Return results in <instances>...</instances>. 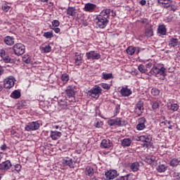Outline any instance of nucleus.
<instances>
[{
	"label": "nucleus",
	"instance_id": "nucleus-40",
	"mask_svg": "<svg viewBox=\"0 0 180 180\" xmlns=\"http://www.w3.org/2000/svg\"><path fill=\"white\" fill-rule=\"evenodd\" d=\"M151 94L153 96H158V95H160V90L157 88H153L151 90Z\"/></svg>",
	"mask_w": 180,
	"mask_h": 180
},
{
	"label": "nucleus",
	"instance_id": "nucleus-39",
	"mask_svg": "<svg viewBox=\"0 0 180 180\" xmlns=\"http://www.w3.org/2000/svg\"><path fill=\"white\" fill-rule=\"evenodd\" d=\"M138 70H139V71H140V72H141V74H146V72L147 71L146 70V67L142 64L139 65Z\"/></svg>",
	"mask_w": 180,
	"mask_h": 180
},
{
	"label": "nucleus",
	"instance_id": "nucleus-32",
	"mask_svg": "<svg viewBox=\"0 0 180 180\" xmlns=\"http://www.w3.org/2000/svg\"><path fill=\"white\" fill-rule=\"evenodd\" d=\"M145 34L146 37H152V36H154V32L153 31V29L148 28L146 30Z\"/></svg>",
	"mask_w": 180,
	"mask_h": 180
},
{
	"label": "nucleus",
	"instance_id": "nucleus-33",
	"mask_svg": "<svg viewBox=\"0 0 180 180\" xmlns=\"http://www.w3.org/2000/svg\"><path fill=\"white\" fill-rule=\"evenodd\" d=\"M95 127H97L98 129L102 127V126H103V122H102V121H101V120L99 119H96L94 122V124Z\"/></svg>",
	"mask_w": 180,
	"mask_h": 180
},
{
	"label": "nucleus",
	"instance_id": "nucleus-15",
	"mask_svg": "<svg viewBox=\"0 0 180 180\" xmlns=\"http://www.w3.org/2000/svg\"><path fill=\"white\" fill-rule=\"evenodd\" d=\"M101 148H110L112 147V142L109 139H103L101 143Z\"/></svg>",
	"mask_w": 180,
	"mask_h": 180
},
{
	"label": "nucleus",
	"instance_id": "nucleus-6",
	"mask_svg": "<svg viewBox=\"0 0 180 180\" xmlns=\"http://www.w3.org/2000/svg\"><path fill=\"white\" fill-rule=\"evenodd\" d=\"M108 124L109 126H118V127H120L121 126H124V124H126V121L123 120V119L120 117H117L115 119L108 120Z\"/></svg>",
	"mask_w": 180,
	"mask_h": 180
},
{
	"label": "nucleus",
	"instance_id": "nucleus-5",
	"mask_svg": "<svg viewBox=\"0 0 180 180\" xmlns=\"http://www.w3.org/2000/svg\"><path fill=\"white\" fill-rule=\"evenodd\" d=\"M13 50L15 56H22V54H25L26 48L22 44H15L13 47Z\"/></svg>",
	"mask_w": 180,
	"mask_h": 180
},
{
	"label": "nucleus",
	"instance_id": "nucleus-11",
	"mask_svg": "<svg viewBox=\"0 0 180 180\" xmlns=\"http://www.w3.org/2000/svg\"><path fill=\"white\" fill-rule=\"evenodd\" d=\"M62 164L65 167H69L70 168H74L75 167V161L72 160V159L66 158L62 160Z\"/></svg>",
	"mask_w": 180,
	"mask_h": 180
},
{
	"label": "nucleus",
	"instance_id": "nucleus-61",
	"mask_svg": "<svg viewBox=\"0 0 180 180\" xmlns=\"http://www.w3.org/2000/svg\"><path fill=\"white\" fill-rule=\"evenodd\" d=\"M4 74V68L0 66V75H2Z\"/></svg>",
	"mask_w": 180,
	"mask_h": 180
},
{
	"label": "nucleus",
	"instance_id": "nucleus-55",
	"mask_svg": "<svg viewBox=\"0 0 180 180\" xmlns=\"http://www.w3.org/2000/svg\"><path fill=\"white\" fill-rule=\"evenodd\" d=\"M161 124L167 126V124H171V121L165 120L161 122Z\"/></svg>",
	"mask_w": 180,
	"mask_h": 180
},
{
	"label": "nucleus",
	"instance_id": "nucleus-18",
	"mask_svg": "<svg viewBox=\"0 0 180 180\" xmlns=\"http://www.w3.org/2000/svg\"><path fill=\"white\" fill-rule=\"evenodd\" d=\"M82 53H75V65H81L82 64Z\"/></svg>",
	"mask_w": 180,
	"mask_h": 180
},
{
	"label": "nucleus",
	"instance_id": "nucleus-26",
	"mask_svg": "<svg viewBox=\"0 0 180 180\" xmlns=\"http://www.w3.org/2000/svg\"><path fill=\"white\" fill-rule=\"evenodd\" d=\"M75 8L74 7H68L66 11L67 15H68V16H75V13H77V12L75 11Z\"/></svg>",
	"mask_w": 180,
	"mask_h": 180
},
{
	"label": "nucleus",
	"instance_id": "nucleus-21",
	"mask_svg": "<svg viewBox=\"0 0 180 180\" xmlns=\"http://www.w3.org/2000/svg\"><path fill=\"white\" fill-rule=\"evenodd\" d=\"M158 32L162 36H165L167 34V27H165V25H160L158 28Z\"/></svg>",
	"mask_w": 180,
	"mask_h": 180
},
{
	"label": "nucleus",
	"instance_id": "nucleus-14",
	"mask_svg": "<svg viewBox=\"0 0 180 180\" xmlns=\"http://www.w3.org/2000/svg\"><path fill=\"white\" fill-rule=\"evenodd\" d=\"M4 41L7 46H13L15 44V38L11 36L4 37Z\"/></svg>",
	"mask_w": 180,
	"mask_h": 180
},
{
	"label": "nucleus",
	"instance_id": "nucleus-47",
	"mask_svg": "<svg viewBox=\"0 0 180 180\" xmlns=\"http://www.w3.org/2000/svg\"><path fill=\"white\" fill-rule=\"evenodd\" d=\"M1 9L4 12H8L9 11V9H11V6H9L6 4H4V6H2Z\"/></svg>",
	"mask_w": 180,
	"mask_h": 180
},
{
	"label": "nucleus",
	"instance_id": "nucleus-54",
	"mask_svg": "<svg viewBox=\"0 0 180 180\" xmlns=\"http://www.w3.org/2000/svg\"><path fill=\"white\" fill-rule=\"evenodd\" d=\"M176 9H178V6H176L175 5H172L170 6V11H173V12H175V11H176Z\"/></svg>",
	"mask_w": 180,
	"mask_h": 180
},
{
	"label": "nucleus",
	"instance_id": "nucleus-16",
	"mask_svg": "<svg viewBox=\"0 0 180 180\" xmlns=\"http://www.w3.org/2000/svg\"><path fill=\"white\" fill-rule=\"evenodd\" d=\"M120 94L122 96H130L132 92L131 90L127 87H122L120 90Z\"/></svg>",
	"mask_w": 180,
	"mask_h": 180
},
{
	"label": "nucleus",
	"instance_id": "nucleus-23",
	"mask_svg": "<svg viewBox=\"0 0 180 180\" xmlns=\"http://www.w3.org/2000/svg\"><path fill=\"white\" fill-rule=\"evenodd\" d=\"M145 161L149 165L154 164L157 161V158L154 155H149L146 158Z\"/></svg>",
	"mask_w": 180,
	"mask_h": 180
},
{
	"label": "nucleus",
	"instance_id": "nucleus-34",
	"mask_svg": "<svg viewBox=\"0 0 180 180\" xmlns=\"http://www.w3.org/2000/svg\"><path fill=\"white\" fill-rule=\"evenodd\" d=\"M22 61L26 64H30L32 63V57L25 55L22 57Z\"/></svg>",
	"mask_w": 180,
	"mask_h": 180
},
{
	"label": "nucleus",
	"instance_id": "nucleus-13",
	"mask_svg": "<svg viewBox=\"0 0 180 180\" xmlns=\"http://www.w3.org/2000/svg\"><path fill=\"white\" fill-rule=\"evenodd\" d=\"M61 136H63V134L60 131H51L50 137L52 140H58Z\"/></svg>",
	"mask_w": 180,
	"mask_h": 180
},
{
	"label": "nucleus",
	"instance_id": "nucleus-51",
	"mask_svg": "<svg viewBox=\"0 0 180 180\" xmlns=\"http://www.w3.org/2000/svg\"><path fill=\"white\" fill-rule=\"evenodd\" d=\"M8 54H6V52L5 51V50L1 49L0 51V57H1V58H4L6 56H7Z\"/></svg>",
	"mask_w": 180,
	"mask_h": 180
},
{
	"label": "nucleus",
	"instance_id": "nucleus-44",
	"mask_svg": "<svg viewBox=\"0 0 180 180\" xmlns=\"http://www.w3.org/2000/svg\"><path fill=\"white\" fill-rule=\"evenodd\" d=\"M2 60L6 64H8V63H11V58L8 55H6L4 58H2Z\"/></svg>",
	"mask_w": 180,
	"mask_h": 180
},
{
	"label": "nucleus",
	"instance_id": "nucleus-12",
	"mask_svg": "<svg viewBox=\"0 0 180 180\" xmlns=\"http://www.w3.org/2000/svg\"><path fill=\"white\" fill-rule=\"evenodd\" d=\"M141 51V49H140L139 47H134L131 46H129L126 50L129 56H133L134 53L139 54V53H140Z\"/></svg>",
	"mask_w": 180,
	"mask_h": 180
},
{
	"label": "nucleus",
	"instance_id": "nucleus-53",
	"mask_svg": "<svg viewBox=\"0 0 180 180\" xmlns=\"http://www.w3.org/2000/svg\"><path fill=\"white\" fill-rule=\"evenodd\" d=\"M86 175H89H89H91V167H87L86 168Z\"/></svg>",
	"mask_w": 180,
	"mask_h": 180
},
{
	"label": "nucleus",
	"instance_id": "nucleus-63",
	"mask_svg": "<svg viewBox=\"0 0 180 180\" xmlns=\"http://www.w3.org/2000/svg\"><path fill=\"white\" fill-rule=\"evenodd\" d=\"M53 127L54 129H59L60 127L58 125H55Z\"/></svg>",
	"mask_w": 180,
	"mask_h": 180
},
{
	"label": "nucleus",
	"instance_id": "nucleus-48",
	"mask_svg": "<svg viewBox=\"0 0 180 180\" xmlns=\"http://www.w3.org/2000/svg\"><path fill=\"white\" fill-rule=\"evenodd\" d=\"M91 12H98V7H96V5L93 4H91Z\"/></svg>",
	"mask_w": 180,
	"mask_h": 180
},
{
	"label": "nucleus",
	"instance_id": "nucleus-50",
	"mask_svg": "<svg viewBox=\"0 0 180 180\" xmlns=\"http://www.w3.org/2000/svg\"><path fill=\"white\" fill-rule=\"evenodd\" d=\"M101 86L103 89H110V86H109V84H106V83H103L101 84Z\"/></svg>",
	"mask_w": 180,
	"mask_h": 180
},
{
	"label": "nucleus",
	"instance_id": "nucleus-24",
	"mask_svg": "<svg viewBox=\"0 0 180 180\" xmlns=\"http://www.w3.org/2000/svg\"><path fill=\"white\" fill-rule=\"evenodd\" d=\"M141 141H142L143 143H150L151 135L146 134L141 136Z\"/></svg>",
	"mask_w": 180,
	"mask_h": 180
},
{
	"label": "nucleus",
	"instance_id": "nucleus-28",
	"mask_svg": "<svg viewBox=\"0 0 180 180\" xmlns=\"http://www.w3.org/2000/svg\"><path fill=\"white\" fill-rule=\"evenodd\" d=\"M136 109H138V110H140L143 113V110H144V103L141 101H138L136 105Z\"/></svg>",
	"mask_w": 180,
	"mask_h": 180
},
{
	"label": "nucleus",
	"instance_id": "nucleus-20",
	"mask_svg": "<svg viewBox=\"0 0 180 180\" xmlns=\"http://www.w3.org/2000/svg\"><path fill=\"white\" fill-rule=\"evenodd\" d=\"M168 110H172V112H176L179 109V105L176 103H168L167 104Z\"/></svg>",
	"mask_w": 180,
	"mask_h": 180
},
{
	"label": "nucleus",
	"instance_id": "nucleus-30",
	"mask_svg": "<svg viewBox=\"0 0 180 180\" xmlns=\"http://www.w3.org/2000/svg\"><path fill=\"white\" fill-rule=\"evenodd\" d=\"M158 172H165L168 169V166L165 165H159L157 167Z\"/></svg>",
	"mask_w": 180,
	"mask_h": 180
},
{
	"label": "nucleus",
	"instance_id": "nucleus-64",
	"mask_svg": "<svg viewBox=\"0 0 180 180\" xmlns=\"http://www.w3.org/2000/svg\"><path fill=\"white\" fill-rule=\"evenodd\" d=\"M41 2H47L48 0H39Z\"/></svg>",
	"mask_w": 180,
	"mask_h": 180
},
{
	"label": "nucleus",
	"instance_id": "nucleus-27",
	"mask_svg": "<svg viewBox=\"0 0 180 180\" xmlns=\"http://www.w3.org/2000/svg\"><path fill=\"white\" fill-rule=\"evenodd\" d=\"M159 4H162L164 8H169L171 6V0H158Z\"/></svg>",
	"mask_w": 180,
	"mask_h": 180
},
{
	"label": "nucleus",
	"instance_id": "nucleus-22",
	"mask_svg": "<svg viewBox=\"0 0 180 180\" xmlns=\"http://www.w3.org/2000/svg\"><path fill=\"white\" fill-rule=\"evenodd\" d=\"M130 169L133 172H137L140 169V163L139 162H133L130 166Z\"/></svg>",
	"mask_w": 180,
	"mask_h": 180
},
{
	"label": "nucleus",
	"instance_id": "nucleus-56",
	"mask_svg": "<svg viewBox=\"0 0 180 180\" xmlns=\"http://www.w3.org/2000/svg\"><path fill=\"white\" fill-rule=\"evenodd\" d=\"M53 30L55 32V33H60V31L59 27H56L53 28Z\"/></svg>",
	"mask_w": 180,
	"mask_h": 180
},
{
	"label": "nucleus",
	"instance_id": "nucleus-57",
	"mask_svg": "<svg viewBox=\"0 0 180 180\" xmlns=\"http://www.w3.org/2000/svg\"><path fill=\"white\" fill-rule=\"evenodd\" d=\"M139 4H140V5H142V6H144V5H146V4H147V1H146V0H141Z\"/></svg>",
	"mask_w": 180,
	"mask_h": 180
},
{
	"label": "nucleus",
	"instance_id": "nucleus-10",
	"mask_svg": "<svg viewBox=\"0 0 180 180\" xmlns=\"http://www.w3.org/2000/svg\"><path fill=\"white\" fill-rule=\"evenodd\" d=\"M147 120L144 117H142L138 120V124L136 125V130L139 131L146 129V123Z\"/></svg>",
	"mask_w": 180,
	"mask_h": 180
},
{
	"label": "nucleus",
	"instance_id": "nucleus-1",
	"mask_svg": "<svg viewBox=\"0 0 180 180\" xmlns=\"http://www.w3.org/2000/svg\"><path fill=\"white\" fill-rule=\"evenodd\" d=\"M110 16V9H105L102 11L99 15H94L93 18L97 27L105 29V26H108V23H109Z\"/></svg>",
	"mask_w": 180,
	"mask_h": 180
},
{
	"label": "nucleus",
	"instance_id": "nucleus-25",
	"mask_svg": "<svg viewBox=\"0 0 180 180\" xmlns=\"http://www.w3.org/2000/svg\"><path fill=\"white\" fill-rule=\"evenodd\" d=\"M60 79L63 85H65V84H67L70 81V75L67 73H64L61 75Z\"/></svg>",
	"mask_w": 180,
	"mask_h": 180
},
{
	"label": "nucleus",
	"instance_id": "nucleus-52",
	"mask_svg": "<svg viewBox=\"0 0 180 180\" xmlns=\"http://www.w3.org/2000/svg\"><path fill=\"white\" fill-rule=\"evenodd\" d=\"M1 151H6V150H8V146H6V144H3L0 147Z\"/></svg>",
	"mask_w": 180,
	"mask_h": 180
},
{
	"label": "nucleus",
	"instance_id": "nucleus-46",
	"mask_svg": "<svg viewBox=\"0 0 180 180\" xmlns=\"http://www.w3.org/2000/svg\"><path fill=\"white\" fill-rule=\"evenodd\" d=\"M52 26L53 27H58V26H60V21L54 20L53 21H52Z\"/></svg>",
	"mask_w": 180,
	"mask_h": 180
},
{
	"label": "nucleus",
	"instance_id": "nucleus-9",
	"mask_svg": "<svg viewBox=\"0 0 180 180\" xmlns=\"http://www.w3.org/2000/svg\"><path fill=\"white\" fill-rule=\"evenodd\" d=\"M119 174H117V171L116 169H110L105 173V180H111L115 179L116 176Z\"/></svg>",
	"mask_w": 180,
	"mask_h": 180
},
{
	"label": "nucleus",
	"instance_id": "nucleus-29",
	"mask_svg": "<svg viewBox=\"0 0 180 180\" xmlns=\"http://www.w3.org/2000/svg\"><path fill=\"white\" fill-rule=\"evenodd\" d=\"M20 96V91H19V90H15L11 93V98H13V99H19Z\"/></svg>",
	"mask_w": 180,
	"mask_h": 180
},
{
	"label": "nucleus",
	"instance_id": "nucleus-2",
	"mask_svg": "<svg viewBox=\"0 0 180 180\" xmlns=\"http://www.w3.org/2000/svg\"><path fill=\"white\" fill-rule=\"evenodd\" d=\"M167 69L163 66L154 65L149 71L148 75H153L154 77H164L165 75V71Z\"/></svg>",
	"mask_w": 180,
	"mask_h": 180
},
{
	"label": "nucleus",
	"instance_id": "nucleus-62",
	"mask_svg": "<svg viewBox=\"0 0 180 180\" xmlns=\"http://www.w3.org/2000/svg\"><path fill=\"white\" fill-rule=\"evenodd\" d=\"M86 57L89 58V60L91 58V52L86 53Z\"/></svg>",
	"mask_w": 180,
	"mask_h": 180
},
{
	"label": "nucleus",
	"instance_id": "nucleus-60",
	"mask_svg": "<svg viewBox=\"0 0 180 180\" xmlns=\"http://www.w3.org/2000/svg\"><path fill=\"white\" fill-rule=\"evenodd\" d=\"M176 179H180V173H174Z\"/></svg>",
	"mask_w": 180,
	"mask_h": 180
},
{
	"label": "nucleus",
	"instance_id": "nucleus-31",
	"mask_svg": "<svg viewBox=\"0 0 180 180\" xmlns=\"http://www.w3.org/2000/svg\"><path fill=\"white\" fill-rule=\"evenodd\" d=\"M91 58L92 60H99V58H101V55L96 51H91Z\"/></svg>",
	"mask_w": 180,
	"mask_h": 180
},
{
	"label": "nucleus",
	"instance_id": "nucleus-37",
	"mask_svg": "<svg viewBox=\"0 0 180 180\" xmlns=\"http://www.w3.org/2000/svg\"><path fill=\"white\" fill-rule=\"evenodd\" d=\"M22 168L20 165H15L13 167H12V172H19Z\"/></svg>",
	"mask_w": 180,
	"mask_h": 180
},
{
	"label": "nucleus",
	"instance_id": "nucleus-4",
	"mask_svg": "<svg viewBox=\"0 0 180 180\" xmlns=\"http://www.w3.org/2000/svg\"><path fill=\"white\" fill-rule=\"evenodd\" d=\"M39 129H40V124L39 122H28L25 127V130L26 131H34V130H39Z\"/></svg>",
	"mask_w": 180,
	"mask_h": 180
},
{
	"label": "nucleus",
	"instance_id": "nucleus-59",
	"mask_svg": "<svg viewBox=\"0 0 180 180\" xmlns=\"http://www.w3.org/2000/svg\"><path fill=\"white\" fill-rule=\"evenodd\" d=\"M134 140L136 141H141V136H135Z\"/></svg>",
	"mask_w": 180,
	"mask_h": 180
},
{
	"label": "nucleus",
	"instance_id": "nucleus-17",
	"mask_svg": "<svg viewBox=\"0 0 180 180\" xmlns=\"http://www.w3.org/2000/svg\"><path fill=\"white\" fill-rule=\"evenodd\" d=\"M169 46L170 47H178L179 46H180V41L176 38H172L169 41Z\"/></svg>",
	"mask_w": 180,
	"mask_h": 180
},
{
	"label": "nucleus",
	"instance_id": "nucleus-8",
	"mask_svg": "<svg viewBox=\"0 0 180 180\" xmlns=\"http://www.w3.org/2000/svg\"><path fill=\"white\" fill-rule=\"evenodd\" d=\"M101 94H102V89L101 86H96L95 88H93L91 91V96L94 99H98Z\"/></svg>",
	"mask_w": 180,
	"mask_h": 180
},
{
	"label": "nucleus",
	"instance_id": "nucleus-38",
	"mask_svg": "<svg viewBox=\"0 0 180 180\" xmlns=\"http://www.w3.org/2000/svg\"><path fill=\"white\" fill-rule=\"evenodd\" d=\"M103 79H110L113 78V75L112 73H103Z\"/></svg>",
	"mask_w": 180,
	"mask_h": 180
},
{
	"label": "nucleus",
	"instance_id": "nucleus-42",
	"mask_svg": "<svg viewBox=\"0 0 180 180\" xmlns=\"http://www.w3.org/2000/svg\"><path fill=\"white\" fill-rule=\"evenodd\" d=\"M160 108V101H155L152 104V108L155 110V109H158Z\"/></svg>",
	"mask_w": 180,
	"mask_h": 180
},
{
	"label": "nucleus",
	"instance_id": "nucleus-19",
	"mask_svg": "<svg viewBox=\"0 0 180 180\" xmlns=\"http://www.w3.org/2000/svg\"><path fill=\"white\" fill-rule=\"evenodd\" d=\"M122 147H130L131 146V139L130 138H126L122 140Z\"/></svg>",
	"mask_w": 180,
	"mask_h": 180
},
{
	"label": "nucleus",
	"instance_id": "nucleus-36",
	"mask_svg": "<svg viewBox=\"0 0 180 180\" xmlns=\"http://www.w3.org/2000/svg\"><path fill=\"white\" fill-rule=\"evenodd\" d=\"M179 165V160H178V159H173L170 161L171 167H176Z\"/></svg>",
	"mask_w": 180,
	"mask_h": 180
},
{
	"label": "nucleus",
	"instance_id": "nucleus-49",
	"mask_svg": "<svg viewBox=\"0 0 180 180\" xmlns=\"http://www.w3.org/2000/svg\"><path fill=\"white\" fill-rule=\"evenodd\" d=\"M130 176V174H127L126 176H122L120 177L117 178L115 180H127V178Z\"/></svg>",
	"mask_w": 180,
	"mask_h": 180
},
{
	"label": "nucleus",
	"instance_id": "nucleus-41",
	"mask_svg": "<svg viewBox=\"0 0 180 180\" xmlns=\"http://www.w3.org/2000/svg\"><path fill=\"white\" fill-rule=\"evenodd\" d=\"M42 51L44 53H50V51H51V46L50 45H46L44 47H42Z\"/></svg>",
	"mask_w": 180,
	"mask_h": 180
},
{
	"label": "nucleus",
	"instance_id": "nucleus-58",
	"mask_svg": "<svg viewBox=\"0 0 180 180\" xmlns=\"http://www.w3.org/2000/svg\"><path fill=\"white\" fill-rule=\"evenodd\" d=\"M111 14V16H112V18H115V16H116V11H110V15Z\"/></svg>",
	"mask_w": 180,
	"mask_h": 180
},
{
	"label": "nucleus",
	"instance_id": "nucleus-43",
	"mask_svg": "<svg viewBox=\"0 0 180 180\" xmlns=\"http://www.w3.org/2000/svg\"><path fill=\"white\" fill-rule=\"evenodd\" d=\"M60 106H61L62 109H68V105H67V102L65 101H60L59 103Z\"/></svg>",
	"mask_w": 180,
	"mask_h": 180
},
{
	"label": "nucleus",
	"instance_id": "nucleus-35",
	"mask_svg": "<svg viewBox=\"0 0 180 180\" xmlns=\"http://www.w3.org/2000/svg\"><path fill=\"white\" fill-rule=\"evenodd\" d=\"M43 37L46 39H51L54 37V35L53 34V32H46L44 33Z\"/></svg>",
	"mask_w": 180,
	"mask_h": 180
},
{
	"label": "nucleus",
	"instance_id": "nucleus-3",
	"mask_svg": "<svg viewBox=\"0 0 180 180\" xmlns=\"http://www.w3.org/2000/svg\"><path fill=\"white\" fill-rule=\"evenodd\" d=\"M65 92L68 98H73V99L71 100V101L75 102V98H74V97L75 96V94H77V88H75V86L74 85L68 86L66 87Z\"/></svg>",
	"mask_w": 180,
	"mask_h": 180
},
{
	"label": "nucleus",
	"instance_id": "nucleus-7",
	"mask_svg": "<svg viewBox=\"0 0 180 180\" xmlns=\"http://www.w3.org/2000/svg\"><path fill=\"white\" fill-rule=\"evenodd\" d=\"M15 77L13 76H9L8 77L6 78L4 81V88L6 89H11V88H13L15 86Z\"/></svg>",
	"mask_w": 180,
	"mask_h": 180
},
{
	"label": "nucleus",
	"instance_id": "nucleus-45",
	"mask_svg": "<svg viewBox=\"0 0 180 180\" xmlns=\"http://www.w3.org/2000/svg\"><path fill=\"white\" fill-rule=\"evenodd\" d=\"M84 9L85 12H91V3L86 4Z\"/></svg>",
	"mask_w": 180,
	"mask_h": 180
}]
</instances>
